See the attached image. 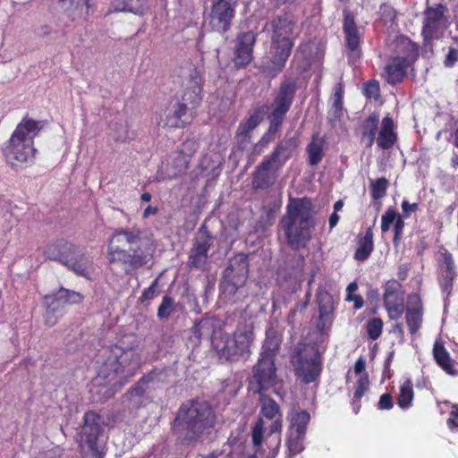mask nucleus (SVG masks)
Segmentation results:
<instances>
[{
	"label": "nucleus",
	"mask_w": 458,
	"mask_h": 458,
	"mask_svg": "<svg viewBox=\"0 0 458 458\" xmlns=\"http://www.w3.org/2000/svg\"><path fill=\"white\" fill-rule=\"evenodd\" d=\"M458 61V50L450 48L445 56V64L447 67L453 66Z\"/></svg>",
	"instance_id": "e2e57ef3"
},
{
	"label": "nucleus",
	"mask_w": 458,
	"mask_h": 458,
	"mask_svg": "<svg viewBox=\"0 0 458 458\" xmlns=\"http://www.w3.org/2000/svg\"><path fill=\"white\" fill-rule=\"evenodd\" d=\"M98 363V377L106 379L113 386L121 388L140 369L141 357L134 348L124 349L114 345L102 352Z\"/></svg>",
	"instance_id": "20e7f679"
},
{
	"label": "nucleus",
	"mask_w": 458,
	"mask_h": 458,
	"mask_svg": "<svg viewBox=\"0 0 458 458\" xmlns=\"http://www.w3.org/2000/svg\"><path fill=\"white\" fill-rule=\"evenodd\" d=\"M151 247L140 228L114 230L109 238L108 256L112 262L124 266L126 274H132L151 259Z\"/></svg>",
	"instance_id": "f03ea898"
},
{
	"label": "nucleus",
	"mask_w": 458,
	"mask_h": 458,
	"mask_svg": "<svg viewBox=\"0 0 458 458\" xmlns=\"http://www.w3.org/2000/svg\"><path fill=\"white\" fill-rule=\"evenodd\" d=\"M291 361L297 377L305 384L314 382L321 373L320 357L315 347L298 345Z\"/></svg>",
	"instance_id": "9d476101"
},
{
	"label": "nucleus",
	"mask_w": 458,
	"mask_h": 458,
	"mask_svg": "<svg viewBox=\"0 0 458 458\" xmlns=\"http://www.w3.org/2000/svg\"><path fill=\"white\" fill-rule=\"evenodd\" d=\"M199 148V143L194 140H186L179 148V152L182 154L186 159L191 160V157Z\"/></svg>",
	"instance_id": "3c124183"
},
{
	"label": "nucleus",
	"mask_w": 458,
	"mask_h": 458,
	"mask_svg": "<svg viewBox=\"0 0 458 458\" xmlns=\"http://www.w3.org/2000/svg\"><path fill=\"white\" fill-rule=\"evenodd\" d=\"M295 93L296 83L293 80L287 79L283 81L271 105L272 110L286 114L293 104Z\"/></svg>",
	"instance_id": "6ab92c4d"
},
{
	"label": "nucleus",
	"mask_w": 458,
	"mask_h": 458,
	"mask_svg": "<svg viewBox=\"0 0 458 458\" xmlns=\"http://www.w3.org/2000/svg\"><path fill=\"white\" fill-rule=\"evenodd\" d=\"M310 416L307 411L293 410L290 414L289 432L305 436Z\"/></svg>",
	"instance_id": "2f4dec72"
},
{
	"label": "nucleus",
	"mask_w": 458,
	"mask_h": 458,
	"mask_svg": "<svg viewBox=\"0 0 458 458\" xmlns=\"http://www.w3.org/2000/svg\"><path fill=\"white\" fill-rule=\"evenodd\" d=\"M44 255L47 259L58 261L75 275L89 278L92 271V261L85 255L82 249L64 239L49 243Z\"/></svg>",
	"instance_id": "0eeeda50"
},
{
	"label": "nucleus",
	"mask_w": 458,
	"mask_h": 458,
	"mask_svg": "<svg viewBox=\"0 0 458 458\" xmlns=\"http://www.w3.org/2000/svg\"><path fill=\"white\" fill-rule=\"evenodd\" d=\"M344 32L345 34L346 46L352 52V57L356 58L360 48V34L354 20V16L348 10L344 11Z\"/></svg>",
	"instance_id": "4be33fe9"
},
{
	"label": "nucleus",
	"mask_w": 458,
	"mask_h": 458,
	"mask_svg": "<svg viewBox=\"0 0 458 458\" xmlns=\"http://www.w3.org/2000/svg\"><path fill=\"white\" fill-rule=\"evenodd\" d=\"M263 120V114L259 110H256L246 120L247 126L253 130L261 123Z\"/></svg>",
	"instance_id": "bf43d9fd"
},
{
	"label": "nucleus",
	"mask_w": 458,
	"mask_h": 458,
	"mask_svg": "<svg viewBox=\"0 0 458 458\" xmlns=\"http://www.w3.org/2000/svg\"><path fill=\"white\" fill-rule=\"evenodd\" d=\"M100 417L94 411H88L84 415V425L82 434L86 437V441L94 443L100 432Z\"/></svg>",
	"instance_id": "c85d7f7f"
},
{
	"label": "nucleus",
	"mask_w": 458,
	"mask_h": 458,
	"mask_svg": "<svg viewBox=\"0 0 458 458\" xmlns=\"http://www.w3.org/2000/svg\"><path fill=\"white\" fill-rule=\"evenodd\" d=\"M365 360L362 358L358 359L354 365V372L356 374L362 375L361 373L365 370Z\"/></svg>",
	"instance_id": "774afa93"
},
{
	"label": "nucleus",
	"mask_w": 458,
	"mask_h": 458,
	"mask_svg": "<svg viewBox=\"0 0 458 458\" xmlns=\"http://www.w3.org/2000/svg\"><path fill=\"white\" fill-rule=\"evenodd\" d=\"M249 276L248 256L238 253L231 258L223 273L219 288L225 298L231 299L242 287Z\"/></svg>",
	"instance_id": "1a4fd4ad"
},
{
	"label": "nucleus",
	"mask_w": 458,
	"mask_h": 458,
	"mask_svg": "<svg viewBox=\"0 0 458 458\" xmlns=\"http://www.w3.org/2000/svg\"><path fill=\"white\" fill-rule=\"evenodd\" d=\"M383 322L380 318H373L367 324V332L370 339L377 340L382 333Z\"/></svg>",
	"instance_id": "8fccbe9b"
},
{
	"label": "nucleus",
	"mask_w": 458,
	"mask_h": 458,
	"mask_svg": "<svg viewBox=\"0 0 458 458\" xmlns=\"http://www.w3.org/2000/svg\"><path fill=\"white\" fill-rule=\"evenodd\" d=\"M356 384L357 386L354 392V398L359 400L363 396V394H365L369 387V381L368 374L363 373L362 375H360Z\"/></svg>",
	"instance_id": "603ef678"
},
{
	"label": "nucleus",
	"mask_w": 458,
	"mask_h": 458,
	"mask_svg": "<svg viewBox=\"0 0 458 458\" xmlns=\"http://www.w3.org/2000/svg\"><path fill=\"white\" fill-rule=\"evenodd\" d=\"M260 413L267 420H272L268 434L280 432L283 427V414L279 404L266 393L259 394Z\"/></svg>",
	"instance_id": "f3484780"
},
{
	"label": "nucleus",
	"mask_w": 458,
	"mask_h": 458,
	"mask_svg": "<svg viewBox=\"0 0 458 458\" xmlns=\"http://www.w3.org/2000/svg\"><path fill=\"white\" fill-rule=\"evenodd\" d=\"M454 408V410L451 412L450 418L447 420L450 428L458 427V405H455Z\"/></svg>",
	"instance_id": "338daca9"
},
{
	"label": "nucleus",
	"mask_w": 458,
	"mask_h": 458,
	"mask_svg": "<svg viewBox=\"0 0 458 458\" xmlns=\"http://www.w3.org/2000/svg\"><path fill=\"white\" fill-rule=\"evenodd\" d=\"M404 227V221L402 216H398L394 226V243L397 244L400 239L402 238L403 230Z\"/></svg>",
	"instance_id": "052dcab7"
},
{
	"label": "nucleus",
	"mask_w": 458,
	"mask_h": 458,
	"mask_svg": "<svg viewBox=\"0 0 458 458\" xmlns=\"http://www.w3.org/2000/svg\"><path fill=\"white\" fill-rule=\"evenodd\" d=\"M38 131V123L33 120L23 121L17 125L5 148L6 157L13 165L15 162L25 163L33 158L36 151L33 148V138Z\"/></svg>",
	"instance_id": "6e6552de"
},
{
	"label": "nucleus",
	"mask_w": 458,
	"mask_h": 458,
	"mask_svg": "<svg viewBox=\"0 0 458 458\" xmlns=\"http://www.w3.org/2000/svg\"><path fill=\"white\" fill-rule=\"evenodd\" d=\"M146 0H123L122 11L135 14H142L145 9Z\"/></svg>",
	"instance_id": "de8ad7c7"
},
{
	"label": "nucleus",
	"mask_w": 458,
	"mask_h": 458,
	"mask_svg": "<svg viewBox=\"0 0 458 458\" xmlns=\"http://www.w3.org/2000/svg\"><path fill=\"white\" fill-rule=\"evenodd\" d=\"M385 307L388 312L391 319H398L403 313V304L402 301H398L397 298L394 301H386Z\"/></svg>",
	"instance_id": "a18cd8bd"
},
{
	"label": "nucleus",
	"mask_w": 458,
	"mask_h": 458,
	"mask_svg": "<svg viewBox=\"0 0 458 458\" xmlns=\"http://www.w3.org/2000/svg\"><path fill=\"white\" fill-rule=\"evenodd\" d=\"M158 294L159 291L157 290V279H156L148 288L144 290L140 297V301L142 303L148 302Z\"/></svg>",
	"instance_id": "6e6d98bb"
},
{
	"label": "nucleus",
	"mask_w": 458,
	"mask_h": 458,
	"mask_svg": "<svg viewBox=\"0 0 458 458\" xmlns=\"http://www.w3.org/2000/svg\"><path fill=\"white\" fill-rule=\"evenodd\" d=\"M189 162L182 154L177 151L166 165L168 176L174 178L184 173L188 168Z\"/></svg>",
	"instance_id": "c9c22d12"
},
{
	"label": "nucleus",
	"mask_w": 458,
	"mask_h": 458,
	"mask_svg": "<svg viewBox=\"0 0 458 458\" xmlns=\"http://www.w3.org/2000/svg\"><path fill=\"white\" fill-rule=\"evenodd\" d=\"M285 264H286V269H288V267L291 265V267L289 268L288 276L290 277H297L303 271L304 264H305L304 256L301 254H297V253L289 255V256H287V260H286Z\"/></svg>",
	"instance_id": "4c0bfd02"
},
{
	"label": "nucleus",
	"mask_w": 458,
	"mask_h": 458,
	"mask_svg": "<svg viewBox=\"0 0 458 458\" xmlns=\"http://www.w3.org/2000/svg\"><path fill=\"white\" fill-rule=\"evenodd\" d=\"M305 436L288 432L287 445L290 455H295L303 451V440Z\"/></svg>",
	"instance_id": "79ce46f5"
},
{
	"label": "nucleus",
	"mask_w": 458,
	"mask_h": 458,
	"mask_svg": "<svg viewBox=\"0 0 458 458\" xmlns=\"http://www.w3.org/2000/svg\"><path fill=\"white\" fill-rule=\"evenodd\" d=\"M408 62L404 57H395L386 66V80L390 84L401 82L406 74Z\"/></svg>",
	"instance_id": "a878e982"
},
{
	"label": "nucleus",
	"mask_w": 458,
	"mask_h": 458,
	"mask_svg": "<svg viewBox=\"0 0 458 458\" xmlns=\"http://www.w3.org/2000/svg\"><path fill=\"white\" fill-rule=\"evenodd\" d=\"M279 169L280 167L265 157L253 172L252 188L265 190L273 186L277 180Z\"/></svg>",
	"instance_id": "dca6fc26"
},
{
	"label": "nucleus",
	"mask_w": 458,
	"mask_h": 458,
	"mask_svg": "<svg viewBox=\"0 0 458 458\" xmlns=\"http://www.w3.org/2000/svg\"><path fill=\"white\" fill-rule=\"evenodd\" d=\"M295 148L296 141L293 139H284L277 144L271 155L266 157V158L281 168L290 158Z\"/></svg>",
	"instance_id": "393cba45"
},
{
	"label": "nucleus",
	"mask_w": 458,
	"mask_h": 458,
	"mask_svg": "<svg viewBox=\"0 0 458 458\" xmlns=\"http://www.w3.org/2000/svg\"><path fill=\"white\" fill-rule=\"evenodd\" d=\"M413 399L412 385L410 381H406L403 384L398 396V405L403 408H408Z\"/></svg>",
	"instance_id": "a19ab883"
},
{
	"label": "nucleus",
	"mask_w": 458,
	"mask_h": 458,
	"mask_svg": "<svg viewBox=\"0 0 458 458\" xmlns=\"http://www.w3.org/2000/svg\"><path fill=\"white\" fill-rule=\"evenodd\" d=\"M365 94L368 98H377L379 95V84L376 81H370L366 84Z\"/></svg>",
	"instance_id": "4d7b16f0"
},
{
	"label": "nucleus",
	"mask_w": 458,
	"mask_h": 458,
	"mask_svg": "<svg viewBox=\"0 0 458 458\" xmlns=\"http://www.w3.org/2000/svg\"><path fill=\"white\" fill-rule=\"evenodd\" d=\"M396 139V134L394 131L393 119L389 116L383 118L381 129L377 139L378 147L382 149H388L393 147Z\"/></svg>",
	"instance_id": "bb28decb"
},
{
	"label": "nucleus",
	"mask_w": 458,
	"mask_h": 458,
	"mask_svg": "<svg viewBox=\"0 0 458 458\" xmlns=\"http://www.w3.org/2000/svg\"><path fill=\"white\" fill-rule=\"evenodd\" d=\"M281 340L277 335L267 333L258 362L249 378V389L253 394H262L276 389L281 381L276 374L275 359L280 350ZM276 392V390H275Z\"/></svg>",
	"instance_id": "423d86ee"
},
{
	"label": "nucleus",
	"mask_w": 458,
	"mask_h": 458,
	"mask_svg": "<svg viewBox=\"0 0 458 458\" xmlns=\"http://www.w3.org/2000/svg\"><path fill=\"white\" fill-rule=\"evenodd\" d=\"M433 355L437 363L448 374L454 375L453 361L450 355L440 341H436L433 347Z\"/></svg>",
	"instance_id": "72a5a7b5"
},
{
	"label": "nucleus",
	"mask_w": 458,
	"mask_h": 458,
	"mask_svg": "<svg viewBox=\"0 0 458 458\" xmlns=\"http://www.w3.org/2000/svg\"><path fill=\"white\" fill-rule=\"evenodd\" d=\"M237 4L238 0H213L208 23L214 31L224 34L229 30Z\"/></svg>",
	"instance_id": "4468645a"
},
{
	"label": "nucleus",
	"mask_w": 458,
	"mask_h": 458,
	"mask_svg": "<svg viewBox=\"0 0 458 458\" xmlns=\"http://www.w3.org/2000/svg\"><path fill=\"white\" fill-rule=\"evenodd\" d=\"M215 424L216 413L211 404L196 398L180 405L172 422V431L182 445L193 447Z\"/></svg>",
	"instance_id": "f257e3e1"
},
{
	"label": "nucleus",
	"mask_w": 458,
	"mask_h": 458,
	"mask_svg": "<svg viewBox=\"0 0 458 458\" xmlns=\"http://www.w3.org/2000/svg\"><path fill=\"white\" fill-rule=\"evenodd\" d=\"M251 342L252 334L246 331L235 334L233 338L227 335H221L214 339L213 346L221 359L235 361L249 356Z\"/></svg>",
	"instance_id": "9b49d317"
},
{
	"label": "nucleus",
	"mask_w": 458,
	"mask_h": 458,
	"mask_svg": "<svg viewBox=\"0 0 458 458\" xmlns=\"http://www.w3.org/2000/svg\"><path fill=\"white\" fill-rule=\"evenodd\" d=\"M324 139L316 135L313 137L312 141L308 145L307 152L309 155V162L311 165H316L321 162L324 157Z\"/></svg>",
	"instance_id": "f704fd0d"
},
{
	"label": "nucleus",
	"mask_w": 458,
	"mask_h": 458,
	"mask_svg": "<svg viewBox=\"0 0 458 458\" xmlns=\"http://www.w3.org/2000/svg\"><path fill=\"white\" fill-rule=\"evenodd\" d=\"M387 186L388 181L385 177H381L376 181L371 182V197L374 199H379L383 198L386 193Z\"/></svg>",
	"instance_id": "c03bdc74"
},
{
	"label": "nucleus",
	"mask_w": 458,
	"mask_h": 458,
	"mask_svg": "<svg viewBox=\"0 0 458 458\" xmlns=\"http://www.w3.org/2000/svg\"><path fill=\"white\" fill-rule=\"evenodd\" d=\"M446 10V7L442 4L436 6H428L425 9L422 35L426 39L431 38L439 30Z\"/></svg>",
	"instance_id": "a211bd4d"
},
{
	"label": "nucleus",
	"mask_w": 458,
	"mask_h": 458,
	"mask_svg": "<svg viewBox=\"0 0 458 458\" xmlns=\"http://www.w3.org/2000/svg\"><path fill=\"white\" fill-rule=\"evenodd\" d=\"M284 113H281L278 111L272 110V112L268 115V120L270 122V125L267 131V133L263 137V140H273L275 139L276 133L281 128L282 123L285 117Z\"/></svg>",
	"instance_id": "e433bc0d"
},
{
	"label": "nucleus",
	"mask_w": 458,
	"mask_h": 458,
	"mask_svg": "<svg viewBox=\"0 0 458 458\" xmlns=\"http://www.w3.org/2000/svg\"><path fill=\"white\" fill-rule=\"evenodd\" d=\"M316 226L314 206L310 199L290 198L286 212L279 222L288 246L297 251L305 249Z\"/></svg>",
	"instance_id": "7ed1b4c3"
},
{
	"label": "nucleus",
	"mask_w": 458,
	"mask_h": 458,
	"mask_svg": "<svg viewBox=\"0 0 458 458\" xmlns=\"http://www.w3.org/2000/svg\"><path fill=\"white\" fill-rule=\"evenodd\" d=\"M442 259L440 261L441 276L440 284L444 290H447L451 286L454 277V265L452 255L447 252L441 253Z\"/></svg>",
	"instance_id": "7c9ffc66"
},
{
	"label": "nucleus",
	"mask_w": 458,
	"mask_h": 458,
	"mask_svg": "<svg viewBox=\"0 0 458 458\" xmlns=\"http://www.w3.org/2000/svg\"><path fill=\"white\" fill-rule=\"evenodd\" d=\"M398 216L394 209L388 208L382 216V221L391 225L394 222L395 223Z\"/></svg>",
	"instance_id": "0e129e2a"
},
{
	"label": "nucleus",
	"mask_w": 458,
	"mask_h": 458,
	"mask_svg": "<svg viewBox=\"0 0 458 458\" xmlns=\"http://www.w3.org/2000/svg\"><path fill=\"white\" fill-rule=\"evenodd\" d=\"M393 398L390 394H382L377 403L379 410H389L393 407Z\"/></svg>",
	"instance_id": "680f3d73"
},
{
	"label": "nucleus",
	"mask_w": 458,
	"mask_h": 458,
	"mask_svg": "<svg viewBox=\"0 0 458 458\" xmlns=\"http://www.w3.org/2000/svg\"><path fill=\"white\" fill-rule=\"evenodd\" d=\"M318 301L319 308V317L323 319L330 315L334 310V301L332 296L327 293H320L318 294Z\"/></svg>",
	"instance_id": "ea45409f"
},
{
	"label": "nucleus",
	"mask_w": 458,
	"mask_h": 458,
	"mask_svg": "<svg viewBox=\"0 0 458 458\" xmlns=\"http://www.w3.org/2000/svg\"><path fill=\"white\" fill-rule=\"evenodd\" d=\"M149 393L150 392L143 384H140L139 380L123 395V402L128 403L127 405L130 409L138 410L151 401V398L148 396Z\"/></svg>",
	"instance_id": "b1692460"
},
{
	"label": "nucleus",
	"mask_w": 458,
	"mask_h": 458,
	"mask_svg": "<svg viewBox=\"0 0 458 458\" xmlns=\"http://www.w3.org/2000/svg\"><path fill=\"white\" fill-rule=\"evenodd\" d=\"M167 371L164 369H154L140 378V384L152 392L168 383Z\"/></svg>",
	"instance_id": "cd10ccee"
},
{
	"label": "nucleus",
	"mask_w": 458,
	"mask_h": 458,
	"mask_svg": "<svg viewBox=\"0 0 458 458\" xmlns=\"http://www.w3.org/2000/svg\"><path fill=\"white\" fill-rule=\"evenodd\" d=\"M215 237L209 233L205 225H201L193 240L189 253L188 267L198 270H205L208 259V250L213 246Z\"/></svg>",
	"instance_id": "ddd939ff"
},
{
	"label": "nucleus",
	"mask_w": 458,
	"mask_h": 458,
	"mask_svg": "<svg viewBox=\"0 0 458 458\" xmlns=\"http://www.w3.org/2000/svg\"><path fill=\"white\" fill-rule=\"evenodd\" d=\"M273 29L272 40L275 41H293L292 35L295 27V21L292 15L284 14L277 16L271 21Z\"/></svg>",
	"instance_id": "412c9836"
},
{
	"label": "nucleus",
	"mask_w": 458,
	"mask_h": 458,
	"mask_svg": "<svg viewBox=\"0 0 458 458\" xmlns=\"http://www.w3.org/2000/svg\"><path fill=\"white\" fill-rule=\"evenodd\" d=\"M379 116L373 113L362 123L361 143L367 148H371L378 129Z\"/></svg>",
	"instance_id": "c756f323"
},
{
	"label": "nucleus",
	"mask_w": 458,
	"mask_h": 458,
	"mask_svg": "<svg viewBox=\"0 0 458 458\" xmlns=\"http://www.w3.org/2000/svg\"><path fill=\"white\" fill-rule=\"evenodd\" d=\"M359 246L355 251L354 259L358 261H365L369 259L374 249L373 233L371 228H369L365 235L359 240Z\"/></svg>",
	"instance_id": "473e14b6"
},
{
	"label": "nucleus",
	"mask_w": 458,
	"mask_h": 458,
	"mask_svg": "<svg viewBox=\"0 0 458 458\" xmlns=\"http://www.w3.org/2000/svg\"><path fill=\"white\" fill-rule=\"evenodd\" d=\"M344 114L343 101L334 100L331 110L328 113V120L330 123H334L340 120Z\"/></svg>",
	"instance_id": "5fc2aeb1"
},
{
	"label": "nucleus",
	"mask_w": 458,
	"mask_h": 458,
	"mask_svg": "<svg viewBox=\"0 0 458 458\" xmlns=\"http://www.w3.org/2000/svg\"><path fill=\"white\" fill-rule=\"evenodd\" d=\"M256 36L252 31L243 32L238 37L234 63L236 66L244 67L252 60V50Z\"/></svg>",
	"instance_id": "aec40b11"
},
{
	"label": "nucleus",
	"mask_w": 458,
	"mask_h": 458,
	"mask_svg": "<svg viewBox=\"0 0 458 458\" xmlns=\"http://www.w3.org/2000/svg\"><path fill=\"white\" fill-rule=\"evenodd\" d=\"M59 8L72 20L87 19L89 15V0H56Z\"/></svg>",
	"instance_id": "5701e85b"
},
{
	"label": "nucleus",
	"mask_w": 458,
	"mask_h": 458,
	"mask_svg": "<svg viewBox=\"0 0 458 458\" xmlns=\"http://www.w3.org/2000/svg\"><path fill=\"white\" fill-rule=\"evenodd\" d=\"M272 56L264 61L261 64V70L267 76L274 78L281 72L288 60L293 47V41H275L272 40Z\"/></svg>",
	"instance_id": "2eb2a0df"
},
{
	"label": "nucleus",
	"mask_w": 458,
	"mask_h": 458,
	"mask_svg": "<svg viewBox=\"0 0 458 458\" xmlns=\"http://www.w3.org/2000/svg\"><path fill=\"white\" fill-rule=\"evenodd\" d=\"M213 324L208 319H202L193 326L191 329V337L195 338L196 342H199L200 339L206 335H209V331Z\"/></svg>",
	"instance_id": "37998d69"
},
{
	"label": "nucleus",
	"mask_w": 458,
	"mask_h": 458,
	"mask_svg": "<svg viewBox=\"0 0 458 458\" xmlns=\"http://www.w3.org/2000/svg\"><path fill=\"white\" fill-rule=\"evenodd\" d=\"M174 301L171 297L165 295L163 297L162 302L157 309V317L165 319L170 317L174 311Z\"/></svg>",
	"instance_id": "49530a36"
},
{
	"label": "nucleus",
	"mask_w": 458,
	"mask_h": 458,
	"mask_svg": "<svg viewBox=\"0 0 458 458\" xmlns=\"http://www.w3.org/2000/svg\"><path fill=\"white\" fill-rule=\"evenodd\" d=\"M402 208L404 216H409L411 212H415L418 209V204H410L407 200H403L402 203Z\"/></svg>",
	"instance_id": "69168bd1"
},
{
	"label": "nucleus",
	"mask_w": 458,
	"mask_h": 458,
	"mask_svg": "<svg viewBox=\"0 0 458 458\" xmlns=\"http://www.w3.org/2000/svg\"><path fill=\"white\" fill-rule=\"evenodd\" d=\"M253 131L252 128L247 126V123L242 122L239 124L237 129V136L242 142H245L250 139V132Z\"/></svg>",
	"instance_id": "13d9d810"
},
{
	"label": "nucleus",
	"mask_w": 458,
	"mask_h": 458,
	"mask_svg": "<svg viewBox=\"0 0 458 458\" xmlns=\"http://www.w3.org/2000/svg\"><path fill=\"white\" fill-rule=\"evenodd\" d=\"M83 299L84 296L81 293L64 287H60L54 294L46 295L44 297V305L46 307L44 320L46 325L49 327L55 326L59 318L63 316L65 305L79 304Z\"/></svg>",
	"instance_id": "f8f14e48"
},
{
	"label": "nucleus",
	"mask_w": 458,
	"mask_h": 458,
	"mask_svg": "<svg viewBox=\"0 0 458 458\" xmlns=\"http://www.w3.org/2000/svg\"><path fill=\"white\" fill-rule=\"evenodd\" d=\"M178 76L183 89L181 102H178L167 115V124L171 127H184L195 114L200 104L201 77L194 64L186 63L179 69Z\"/></svg>",
	"instance_id": "39448f33"
},
{
	"label": "nucleus",
	"mask_w": 458,
	"mask_h": 458,
	"mask_svg": "<svg viewBox=\"0 0 458 458\" xmlns=\"http://www.w3.org/2000/svg\"><path fill=\"white\" fill-rule=\"evenodd\" d=\"M405 319L411 335L417 333L422 323V311L419 308L407 309Z\"/></svg>",
	"instance_id": "58836bf2"
},
{
	"label": "nucleus",
	"mask_w": 458,
	"mask_h": 458,
	"mask_svg": "<svg viewBox=\"0 0 458 458\" xmlns=\"http://www.w3.org/2000/svg\"><path fill=\"white\" fill-rule=\"evenodd\" d=\"M400 287H401V284L397 281H395V280L388 281L385 286V293L383 295L384 302L393 301L392 300L393 297H394V299H395L396 298L395 294Z\"/></svg>",
	"instance_id": "864d4df0"
},
{
	"label": "nucleus",
	"mask_w": 458,
	"mask_h": 458,
	"mask_svg": "<svg viewBox=\"0 0 458 458\" xmlns=\"http://www.w3.org/2000/svg\"><path fill=\"white\" fill-rule=\"evenodd\" d=\"M265 421L263 418H259L252 427L251 436L252 442L255 446H260L263 441Z\"/></svg>",
	"instance_id": "09e8293b"
}]
</instances>
